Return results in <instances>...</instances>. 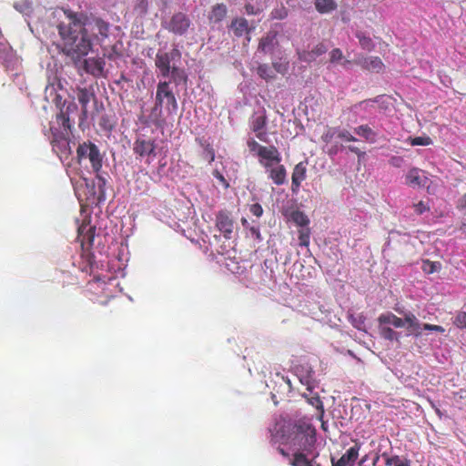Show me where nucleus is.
I'll return each mask as SVG.
<instances>
[{
    "label": "nucleus",
    "instance_id": "nucleus-1",
    "mask_svg": "<svg viewBox=\"0 0 466 466\" xmlns=\"http://www.w3.org/2000/svg\"><path fill=\"white\" fill-rule=\"evenodd\" d=\"M283 444L292 452V458L298 455H310L317 451L316 429L309 421L299 420L290 424L283 434Z\"/></svg>",
    "mask_w": 466,
    "mask_h": 466
},
{
    "label": "nucleus",
    "instance_id": "nucleus-2",
    "mask_svg": "<svg viewBox=\"0 0 466 466\" xmlns=\"http://www.w3.org/2000/svg\"><path fill=\"white\" fill-rule=\"evenodd\" d=\"M68 20V23H60L57 25L58 33L63 40V53L74 60H80L92 49L93 41Z\"/></svg>",
    "mask_w": 466,
    "mask_h": 466
},
{
    "label": "nucleus",
    "instance_id": "nucleus-3",
    "mask_svg": "<svg viewBox=\"0 0 466 466\" xmlns=\"http://www.w3.org/2000/svg\"><path fill=\"white\" fill-rule=\"evenodd\" d=\"M64 13L67 20H71V23L76 26L75 30L79 29V32L90 35L92 41L95 38L99 39V36L102 39L107 37L109 24L103 19L93 15H86L82 12L76 13L71 10H65Z\"/></svg>",
    "mask_w": 466,
    "mask_h": 466
},
{
    "label": "nucleus",
    "instance_id": "nucleus-4",
    "mask_svg": "<svg viewBox=\"0 0 466 466\" xmlns=\"http://www.w3.org/2000/svg\"><path fill=\"white\" fill-rule=\"evenodd\" d=\"M179 56L178 50L174 49L171 52L158 51L156 55L155 66L162 77L171 76L172 82L176 86L180 84L187 85L188 76L183 68L171 65L175 56Z\"/></svg>",
    "mask_w": 466,
    "mask_h": 466
},
{
    "label": "nucleus",
    "instance_id": "nucleus-5",
    "mask_svg": "<svg viewBox=\"0 0 466 466\" xmlns=\"http://www.w3.org/2000/svg\"><path fill=\"white\" fill-rule=\"evenodd\" d=\"M170 81H159L157 85L155 106L152 114L160 116L163 108H165L168 116H175L178 109L177 97L170 86Z\"/></svg>",
    "mask_w": 466,
    "mask_h": 466
},
{
    "label": "nucleus",
    "instance_id": "nucleus-6",
    "mask_svg": "<svg viewBox=\"0 0 466 466\" xmlns=\"http://www.w3.org/2000/svg\"><path fill=\"white\" fill-rule=\"evenodd\" d=\"M76 96L81 106L80 119L82 121L89 117L93 119L103 109V105H98L95 93L86 87H78Z\"/></svg>",
    "mask_w": 466,
    "mask_h": 466
},
{
    "label": "nucleus",
    "instance_id": "nucleus-7",
    "mask_svg": "<svg viewBox=\"0 0 466 466\" xmlns=\"http://www.w3.org/2000/svg\"><path fill=\"white\" fill-rule=\"evenodd\" d=\"M76 156L79 163L83 159L88 158L94 172L96 173V177L101 179L98 173L102 168V157L99 149L94 143L88 141L80 144L76 149Z\"/></svg>",
    "mask_w": 466,
    "mask_h": 466
},
{
    "label": "nucleus",
    "instance_id": "nucleus-8",
    "mask_svg": "<svg viewBox=\"0 0 466 466\" xmlns=\"http://www.w3.org/2000/svg\"><path fill=\"white\" fill-rule=\"evenodd\" d=\"M215 226L226 239H231L235 228V221L230 211L221 209L216 214Z\"/></svg>",
    "mask_w": 466,
    "mask_h": 466
},
{
    "label": "nucleus",
    "instance_id": "nucleus-9",
    "mask_svg": "<svg viewBox=\"0 0 466 466\" xmlns=\"http://www.w3.org/2000/svg\"><path fill=\"white\" fill-rule=\"evenodd\" d=\"M350 63L360 66L363 70L380 73L384 69V64L379 56H364L359 55L353 61L344 60L342 66L347 67Z\"/></svg>",
    "mask_w": 466,
    "mask_h": 466
},
{
    "label": "nucleus",
    "instance_id": "nucleus-10",
    "mask_svg": "<svg viewBox=\"0 0 466 466\" xmlns=\"http://www.w3.org/2000/svg\"><path fill=\"white\" fill-rule=\"evenodd\" d=\"M191 25L188 16L181 12L176 13L172 15L166 28L175 35H182L187 33Z\"/></svg>",
    "mask_w": 466,
    "mask_h": 466
},
{
    "label": "nucleus",
    "instance_id": "nucleus-11",
    "mask_svg": "<svg viewBox=\"0 0 466 466\" xmlns=\"http://www.w3.org/2000/svg\"><path fill=\"white\" fill-rule=\"evenodd\" d=\"M78 237L81 243V247L83 249V253L90 252L89 249L92 248L94 244L95 235H96V227L89 225V223H86L84 221L77 229Z\"/></svg>",
    "mask_w": 466,
    "mask_h": 466
},
{
    "label": "nucleus",
    "instance_id": "nucleus-12",
    "mask_svg": "<svg viewBox=\"0 0 466 466\" xmlns=\"http://www.w3.org/2000/svg\"><path fill=\"white\" fill-rule=\"evenodd\" d=\"M258 158L266 171L279 164L282 160L281 155L275 146H268L266 151L260 154Z\"/></svg>",
    "mask_w": 466,
    "mask_h": 466
},
{
    "label": "nucleus",
    "instance_id": "nucleus-13",
    "mask_svg": "<svg viewBox=\"0 0 466 466\" xmlns=\"http://www.w3.org/2000/svg\"><path fill=\"white\" fill-rule=\"evenodd\" d=\"M156 144L151 139L138 137L133 145V151L140 157L155 156Z\"/></svg>",
    "mask_w": 466,
    "mask_h": 466
},
{
    "label": "nucleus",
    "instance_id": "nucleus-14",
    "mask_svg": "<svg viewBox=\"0 0 466 466\" xmlns=\"http://www.w3.org/2000/svg\"><path fill=\"white\" fill-rule=\"evenodd\" d=\"M307 177V162L301 161L298 163L292 172L291 176V190L293 193H296L299 191L301 183L306 179Z\"/></svg>",
    "mask_w": 466,
    "mask_h": 466
},
{
    "label": "nucleus",
    "instance_id": "nucleus-15",
    "mask_svg": "<svg viewBox=\"0 0 466 466\" xmlns=\"http://www.w3.org/2000/svg\"><path fill=\"white\" fill-rule=\"evenodd\" d=\"M429 178L424 175V172L418 167L410 168L406 175V184L412 187H425Z\"/></svg>",
    "mask_w": 466,
    "mask_h": 466
},
{
    "label": "nucleus",
    "instance_id": "nucleus-16",
    "mask_svg": "<svg viewBox=\"0 0 466 466\" xmlns=\"http://www.w3.org/2000/svg\"><path fill=\"white\" fill-rule=\"evenodd\" d=\"M361 444L355 442L347 451L337 461L332 460V466H349L352 465L359 457V451Z\"/></svg>",
    "mask_w": 466,
    "mask_h": 466
},
{
    "label": "nucleus",
    "instance_id": "nucleus-17",
    "mask_svg": "<svg viewBox=\"0 0 466 466\" xmlns=\"http://www.w3.org/2000/svg\"><path fill=\"white\" fill-rule=\"evenodd\" d=\"M229 28L233 31V34L236 37H241L245 34L247 35V41H250V28L248 26V22L244 17H237L231 21Z\"/></svg>",
    "mask_w": 466,
    "mask_h": 466
},
{
    "label": "nucleus",
    "instance_id": "nucleus-18",
    "mask_svg": "<svg viewBox=\"0 0 466 466\" xmlns=\"http://www.w3.org/2000/svg\"><path fill=\"white\" fill-rule=\"evenodd\" d=\"M267 126V116L264 114L253 118L251 122V129L256 137L262 142H268V134L265 131Z\"/></svg>",
    "mask_w": 466,
    "mask_h": 466
},
{
    "label": "nucleus",
    "instance_id": "nucleus-19",
    "mask_svg": "<svg viewBox=\"0 0 466 466\" xmlns=\"http://www.w3.org/2000/svg\"><path fill=\"white\" fill-rule=\"evenodd\" d=\"M319 453L315 451L310 455H298L296 458L290 459V465L292 466H321L319 461Z\"/></svg>",
    "mask_w": 466,
    "mask_h": 466
},
{
    "label": "nucleus",
    "instance_id": "nucleus-20",
    "mask_svg": "<svg viewBox=\"0 0 466 466\" xmlns=\"http://www.w3.org/2000/svg\"><path fill=\"white\" fill-rule=\"evenodd\" d=\"M268 178L277 186H281L287 181V169L281 162L266 171Z\"/></svg>",
    "mask_w": 466,
    "mask_h": 466
},
{
    "label": "nucleus",
    "instance_id": "nucleus-21",
    "mask_svg": "<svg viewBox=\"0 0 466 466\" xmlns=\"http://www.w3.org/2000/svg\"><path fill=\"white\" fill-rule=\"evenodd\" d=\"M276 36L277 34L275 32H268L263 36L258 43V52L263 54L271 53L274 49Z\"/></svg>",
    "mask_w": 466,
    "mask_h": 466
},
{
    "label": "nucleus",
    "instance_id": "nucleus-22",
    "mask_svg": "<svg viewBox=\"0 0 466 466\" xmlns=\"http://www.w3.org/2000/svg\"><path fill=\"white\" fill-rule=\"evenodd\" d=\"M405 325H407V329L415 337H420L421 335V330L423 329L422 325H420L417 317L411 313L408 312L405 314Z\"/></svg>",
    "mask_w": 466,
    "mask_h": 466
},
{
    "label": "nucleus",
    "instance_id": "nucleus-23",
    "mask_svg": "<svg viewBox=\"0 0 466 466\" xmlns=\"http://www.w3.org/2000/svg\"><path fill=\"white\" fill-rule=\"evenodd\" d=\"M84 65L86 72L99 76L103 73L105 62L100 58H89L84 61Z\"/></svg>",
    "mask_w": 466,
    "mask_h": 466
},
{
    "label": "nucleus",
    "instance_id": "nucleus-24",
    "mask_svg": "<svg viewBox=\"0 0 466 466\" xmlns=\"http://www.w3.org/2000/svg\"><path fill=\"white\" fill-rule=\"evenodd\" d=\"M228 14V8L225 4H217L212 6V9L208 15V20L211 23L221 22Z\"/></svg>",
    "mask_w": 466,
    "mask_h": 466
},
{
    "label": "nucleus",
    "instance_id": "nucleus-25",
    "mask_svg": "<svg viewBox=\"0 0 466 466\" xmlns=\"http://www.w3.org/2000/svg\"><path fill=\"white\" fill-rule=\"evenodd\" d=\"M327 52V47L324 44L319 43L315 46L310 51L304 52L299 56L300 59L306 62L314 61L318 56L325 54Z\"/></svg>",
    "mask_w": 466,
    "mask_h": 466
},
{
    "label": "nucleus",
    "instance_id": "nucleus-26",
    "mask_svg": "<svg viewBox=\"0 0 466 466\" xmlns=\"http://www.w3.org/2000/svg\"><path fill=\"white\" fill-rule=\"evenodd\" d=\"M354 133L370 143L375 142L377 138V133L368 125H360L355 127Z\"/></svg>",
    "mask_w": 466,
    "mask_h": 466
},
{
    "label": "nucleus",
    "instance_id": "nucleus-27",
    "mask_svg": "<svg viewBox=\"0 0 466 466\" xmlns=\"http://www.w3.org/2000/svg\"><path fill=\"white\" fill-rule=\"evenodd\" d=\"M315 8L320 14L330 13L337 9V3L334 0H315Z\"/></svg>",
    "mask_w": 466,
    "mask_h": 466
},
{
    "label": "nucleus",
    "instance_id": "nucleus-28",
    "mask_svg": "<svg viewBox=\"0 0 466 466\" xmlns=\"http://www.w3.org/2000/svg\"><path fill=\"white\" fill-rule=\"evenodd\" d=\"M289 219L301 228H307L309 224L308 216L300 210L292 211Z\"/></svg>",
    "mask_w": 466,
    "mask_h": 466
},
{
    "label": "nucleus",
    "instance_id": "nucleus-29",
    "mask_svg": "<svg viewBox=\"0 0 466 466\" xmlns=\"http://www.w3.org/2000/svg\"><path fill=\"white\" fill-rule=\"evenodd\" d=\"M379 333L381 338L390 341H399L400 333L387 326H379Z\"/></svg>",
    "mask_w": 466,
    "mask_h": 466
},
{
    "label": "nucleus",
    "instance_id": "nucleus-30",
    "mask_svg": "<svg viewBox=\"0 0 466 466\" xmlns=\"http://www.w3.org/2000/svg\"><path fill=\"white\" fill-rule=\"evenodd\" d=\"M386 466H410V461L407 458H401L399 455L387 457L385 461Z\"/></svg>",
    "mask_w": 466,
    "mask_h": 466
},
{
    "label": "nucleus",
    "instance_id": "nucleus-31",
    "mask_svg": "<svg viewBox=\"0 0 466 466\" xmlns=\"http://www.w3.org/2000/svg\"><path fill=\"white\" fill-rule=\"evenodd\" d=\"M356 37L359 39V43L363 49L370 51L374 48V43L372 39L366 35L364 33L357 32Z\"/></svg>",
    "mask_w": 466,
    "mask_h": 466
},
{
    "label": "nucleus",
    "instance_id": "nucleus-32",
    "mask_svg": "<svg viewBox=\"0 0 466 466\" xmlns=\"http://www.w3.org/2000/svg\"><path fill=\"white\" fill-rule=\"evenodd\" d=\"M82 257L85 258L86 261L80 265V268L83 272L91 273L93 265L95 263V256L91 252L83 253Z\"/></svg>",
    "mask_w": 466,
    "mask_h": 466
},
{
    "label": "nucleus",
    "instance_id": "nucleus-33",
    "mask_svg": "<svg viewBox=\"0 0 466 466\" xmlns=\"http://www.w3.org/2000/svg\"><path fill=\"white\" fill-rule=\"evenodd\" d=\"M441 268V264L439 262H433L429 259L422 261L421 268L426 274H432L438 271Z\"/></svg>",
    "mask_w": 466,
    "mask_h": 466
},
{
    "label": "nucleus",
    "instance_id": "nucleus-34",
    "mask_svg": "<svg viewBox=\"0 0 466 466\" xmlns=\"http://www.w3.org/2000/svg\"><path fill=\"white\" fill-rule=\"evenodd\" d=\"M248 147L250 152L255 153L257 157L266 151L268 147L258 144L255 139L251 138L248 141Z\"/></svg>",
    "mask_w": 466,
    "mask_h": 466
},
{
    "label": "nucleus",
    "instance_id": "nucleus-35",
    "mask_svg": "<svg viewBox=\"0 0 466 466\" xmlns=\"http://www.w3.org/2000/svg\"><path fill=\"white\" fill-rule=\"evenodd\" d=\"M258 76L261 78L266 79V80H268V79H271V78L274 77L273 70L267 64H263V65H259L258 66Z\"/></svg>",
    "mask_w": 466,
    "mask_h": 466
},
{
    "label": "nucleus",
    "instance_id": "nucleus-36",
    "mask_svg": "<svg viewBox=\"0 0 466 466\" xmlns=\"http://www.w3.org/2000/svg\"><path fill=\"white\" fill-rule=\"evenodd\" d=\"M310 239V229L307 227L299 230V241L300 247H309Z\"/></svg>",
    "mask_w": 466,
    "mask_h": 466
},
{
    "label": "nucleus",
    "instance_id": "nucleus-37",
    "mask_svg": "<svg viewBox=\"0 0 466 466\" xmlns=\"http://www.w3.org/2000/svg\"><path fill=\"white\" fill-rule=\"evenodd\" d=\"M338 137V127H328L321 136L322 142L329 144L333 138Z\"/></svg>",
    "mask_w": 466,
    "mask_h": 466
},
{
    "label": "nucleus",
    "instance_id": "nucleus-38",
    "mask_svg": "<svg viewBox=\"0 0 466 466\" xmlns=\"http://www.w3.org/2000/svg\"><path fill=\"white\" fill-rule=\"evenodd\" d=\"M365 317L362 314H359L357 316L350 315V321L353 325L354 328L359 330H363L365 327Z\"/></svg>",
    "mask_w": 466,
    "mask_h": 466
},
{
    "label": "nucleus",
    "instance_id": "nucleus-39",
    "mask_svg": "<svg viewBox=\"0 0 466 466\" xmlns=\"http://www.w3.org/2000/svg\"><path fill=\"white\" fill-rule=\"evenodd\" d=\"M57 123L60 124L65 129H71L70 118L67 112H63L56 116Z\"/></svg>",
    "mask_w": 466,
    "mask_h": 466
},
{
    "label": "nucleus",
    "instance_id": "nucleus-40",
    "mask_svg": "<svg viewBox=\"0 0 466 466\" xmlns=\"http://www.w3.org/2000/svg\"><path fill=\"white\" fill-rule=\"evenodd\" d=\"M396 315L391 312L380 314L378 318L379 326H385L387 324L392 325V319H394Z\"/></svg>",
    "mask_w": 466,
    "mask_h": 466
},
{
    "label": "nucleus",
    "instance_id": "nucleus-41",
    "mask_svg": "<svg viewBox=\"0 0 466 466\" xmlns=\"http://www.w3.org/2000/svg\"><path fill=\"white\" fill-rule=\"evenodd\" d=\"M395 310L399 314L403 315L404 318L401 319V318L396 316L394 319H392V320H393L392 321V326L395 327V328H403V327H405V323H406V321H405V314L406 313L402 309H400L399 308H395Z\"/></svg>",
    "mask_w": 466,
    "mask_h": 466
},
{
    "label": "nucleus",
    "instance_id": "nucleus-42",
    "mask_svg": "<svg viewBox=\"0 0 466 466\" xmlns=\"http://www.w3.org/2000/svg\"><path fill=\"white\" fill-rule=\"evenodd\" d=\"M338 137L347 142L357 141V138L354 136H352L348 130L340 129L339 127H338Z\"/></svg>",
    "mask_w": 466,
    "mask_h": 466
},
{
    "label": "nucleus",
    "instance_id": "nucleus-43",
    "mask_svg": "<svg viewBox=\"0 0 466 466\" xmlns=\"http://www.w3.org/2000/svg\"><path fill=\"white\" fill-rule=\"evenodd\" d=\"M453 323L460 329H466V312H459Z\"/></svg>",
    "mask_w": 466,
    "mask_h": 466
},
{
    "label": "nucleus",
    "instance_id": "nucleus-44",
    "mask_svg": "<svg viewBox=\"0 0 466 466\" xmlns=\"http://www.w3.org/2000/svg\"><path fill=\"white\" fill-rule=\"evenodd\" d=\"M432 143L430 137H416L411 140L413 146H429Z\"/></svg>",
    "mask_w": 466,
    "mask_h": 466
},
{
    "label": "nucleus",
    "instance_id": "nucleus-45",
    "mask_svg": "<svg viewBox=\"0 0 466 466\" xmlns=\"http://www.w3.org/2000/svg\"><path fill=\"white\" fill-rule=\"evenodd\" d=\"M329 57L330 63H338L343 58L342 51L339 48H334L330 51Z\"/></svg>",
    "mask_w": 466,
    "mask_h": 466
},
{
    "label": "nucleus",
    "instance_id": "nucleus-46",
    "mask_svg": "<svg viewBox=\"0 0 466 466\" xmlns=\"http://www.w3.org/2000/svg\"><path fill=\"white\" fill-rule=\"evenodd\" d=\"M202 157L205 160L211 164L215 160V150L213 147L203 149Z\"/></svg>",
    "mask_w": 466,
    "mask_h": 466
},
{
    "label": "nucleus",
    "instance_id": "nucleus-47",
    "mask_svg": "<svg viewBox=\"0 0 466 466\" xmlns=\"http://www.w3.org/2000/svg\"><path fill=\"white\" fill-rule=\"evenodd\" d=\"M309 404L323 412V403L318 395L312 396L308 399Z\"/></svg>",
    "mask_w": 466,
    "mask_h": 466
},
{
    "label": "nucleus",
    "instance_id": "nucleus-48",
    "mask_svg": "<svg viewBox=\"0 0 466 466\" xmlns=\"http://www.w3.org/2000/svg\"><path fill=\"white\" fill-rule=\"evenodd\" d=\"M456 208L463 216L466 217V193L458 199Z\"/></svg>",
    "mask_w": 466,
    "mask_h": 466
},
{
    "label": "nucleus",
    "instance_id": "nucleus-49",
    "mask_svg": "<svg viewBox=\"0 0 466 466\" xmlns=\"http://www.w3.org/2000/svg\"><path fill=\"white\" fill-rule=\"evenodd\" d=\"M249 211L252 215L257 218H260L263 215V208L260 204L255 203L249 206Z\"/></svg>",
    "mask_w": 466,
    "mask_h": 466
},
{
    "label": "nucleus",
    "instance_id": "nucleus-50",
    "mask_svg": "<svg viewBox=\"0 0 466 466\" xmlns=\"http://www.w3.org/2000/svg\"><path fill=\"white\" fill-rule=\"evenodd\" d=\"M422 328L424 330L436 331V332H440V333L445 332V329L440 325L424 323V324H422Z\"/></svg>",
    "mask_w": 466,
    "mask_h": 466
},
{
    "label": "nucleus",
    "instance_id": "nucleus-51",
    "mask_svg": "<svg viewBox=\"0 0 466 466\" xmlns=\"http://www.w3.org/2000/svg\"><path fill=\"white\" fill-rule=\"evenodd\" d=\"M137 190L141 193H146L148 190V185L147 181H143L141 177H137L135 181Z\"/></svg>",
    "mask_w": 466,
    "mask_h": 466
},
{
    "label": "nucleus",
    "instance_id": "nucleus-52",
    "mask_svg": "<svg viewBox=\"0 0 466 466\" xmlns=\"http://www.w3.org/2000/svg\"><path fill=\"white\" fill-rule=\"evenodd\" d=\"M413 208L418 215H421L430 209L429 206H427L423 201L414 204Z\"/></svg>",
    "mask_w": 466,
    "mask_h": 466
},
{
    "label": "nucleus",
    "instance_id": "nucleus-53",
    "mask_svg": "<svg viewBox=\"0 0 466 466\" xmlns=\"http://www.w3.org/2000/svg\"><path fill=\"white\" fill-rule=\"evenodd\" d=\"M147 0H137L136 10H137L140 14H146L147 12Z\"/></svg>",
    "mask_w": 466,
    "mask_h": 466
},
{
    "label": "nucleus",
    "instance_id": "nucleus-54",
    "mask_svg": "<svg viewBox=\"0 0 466 466\" xmlns=\"http://www.w3.org/2000/svg\"><path fill=\"white\" fill-rule=\"evenodd\" d=\"M196 142H197V143H198V145H199L203 149H205V148H208V147H212V146H211V144L209 143V141H208L207 138H205L204 137H197V138H196Z\"/></svg>",
    "mask_w": 466,
    "mask_h": 466
},
{
    "label": "nucleus",
    "instance_id": "nucleus-55",
    "mask_svg": "<svg viewBox=\"0 0 466 466\" xmlns=\"http://www.w3.org/2000/svg\"><path fill=\"white\" fill-rule=\"evenodd\" d=\"M402 162H403V159H402V157H392L390 158V163L392 166L396 167H400V165H401V163H402Z\"/></svg>",
    "mask_w": 466,
    "mask_h": 466
},
{
    "label": "nucleus",
    "instance_id": "nucleus-56",
    "mask_svg": "<svg viewBox=\"0 0 466 466\" xmlns=\"http://www.w3.org/2000/svg\"><path fill=\"white\" fill-rule=\"evenodd\" d=\"M245 10L248 15H257L258 14V10L255 8L254 5L250 4H247L245 5Z\"/></svg>",
    "mask_w": 466,
    "mask_h": 466
},
{
    "label": "nucleus",
    "instance_id": "nucleus-57",
    "mask_svg": "<svg viewBox=\"0 0 466 466\" xmlns=\"http://www.w3.org/2000/svg\"><path fill=\"white\" fill-rule=\"evenodd\" d=\"M349 150L354 154H356L359 157H363L365 152L361 151L359 147L354 146H349Z\"/></svg>",
    "mask_w": 466,
    "mask_h": 466
},
{
    "label": "nucleus",
    "instance_id": "nucleus-58",
    "mask_svg": "<svg viewBox=\"0 0 466 466\" xmlns=\"http://www.w3.org/2000/svg\"><path fill=\"white\" fill-rule=\"evenodd\" d=\"M249 230L250 232L252 233V235L256 236V238L258 239H260V231L258 229V228H256V227H250L249 228Z\"/></svg>",
    "mask_w": 466,
    "mask_h": 466
},
{
    "label": "nucleus",
    "instance_id": "nucleus-59",
    "mask_svg": "<svg viewBox=\"0 0 466 466\" xmlns=\"http://www.w3.org/2000/svg\"><path fill=\"white\" fill-rule=\"evenodd\" d=\"M459 229L462 234L466 235V217L461 221Z\"/></svg>",
    "mask_w": 466,
    "mask_h": 466
},
{
    "label": "nucleus",
    "instance_id": "nucleus-60",
    "mask_svg": "<svg viewBox=\"0 0 466 466\" xmlns=\"http://www.w3.org/2000/svg\"><path fill=\"white\" fill-rule=\"evenodd\" d=\"M459 229L462 234L466 235V217L461 221Z\"/></svg>",
    "mask_w": 466,
    "mask_h": 466
},
{
    "label": "nucleus",
    "instance_id": "nucleus-61",
    "mask_svg": "<svg viewBox=\"0 0 466 466\" xmlns=\"http://www.w3.org/2000/svg\"><path fill=\"white\" fill-rule=\"evenodd\" d=\"M339 146L335 145V146H332L329 149L328 153H329V155L332 156V155H336L339 152Z\"/></svg>",
    "mask_w": 466,
    "mask_h": 466
},
{
    "label": "nucleus",
    "instance_id": "nucleus-62",
    "mask_svg": "<svg viewBox=\"0 0 466 466\" xmlns=\"http://www.w3.org/2000/svg\"><path fill=\"white\" fill-rule=\"evenodd\" d=\"M278 451L283 456V457H286V458H290V453L288 452L285 449L281 448V447H279L278 448Z\"/></svg>",
    "mask_w": 466,
    "mask_h": 466
},
{
    "label": "nucleus",
    "instance_id": "nucleus-63",
    "mask_svg": "<svg viewBox=\"0 0 466 466\" xmlns=\"http://www.w3.org/2000/svg\"><path fill=\"white\" fill-rule=\"evenodd\" d=\"M368 460H369V455L368 454L364 455L359 461V466H365V462H367Z\"/></svg>",
    "mask_w": 466,
    "mask_h": 466
},
{
    "label": "nucleus",
    "instance_id": "nucleus-64",
    "mask_svg": "<svg viewBox=\"0 0 466 466\" xmlns=\"http://www.w3.org/2000/svg\"><path fill=\"white\" fill-rule=\"evenodd\" d=\"M214 175H215V177H216L217 178H218L220 181H222V182H226V180H225L224 177H223V176H222L218 171H216V172L214 173Z\"/></svg>",
    "mask_w": 466,
    "mask_h": 466
}]
</instances>
